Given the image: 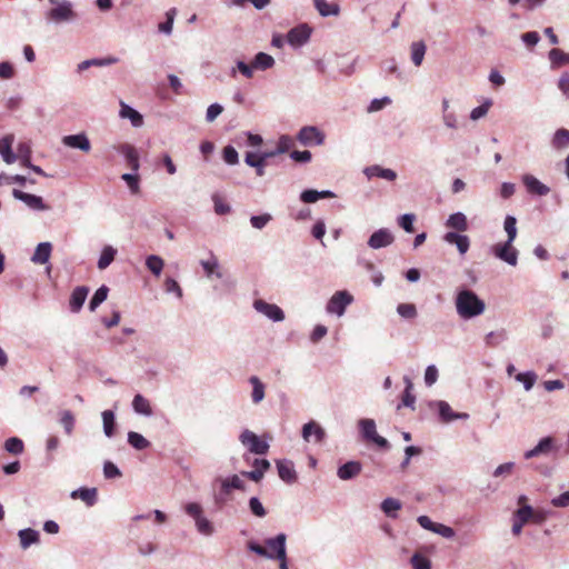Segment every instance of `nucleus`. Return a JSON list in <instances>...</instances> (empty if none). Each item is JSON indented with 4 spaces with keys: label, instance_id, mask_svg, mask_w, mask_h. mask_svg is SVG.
<instances>
[{
    "label": "nucleus",
    "instance_id": "f257e3e1",
    "mask_svg": "<svg viewBox=\"0 0 569 569\" xmlns=\"http://www.w3.org/2000/svg\"><path fill=\"white\" fill-rule=\"evenodd\" d=\"M456 309L463 319H470L483 313L486 305L473 291L465 289L458 292Z\"/></svg>",
    "mask_w": 569,
    "mask_h": 569
},
{
    "label": "nucleus",
    "instance_id": "f03ea898",
    "mask_svg": "<svg viewBox=\"0 0 569 569\" xmlns=\"http://www.w3.org/2000/svg\"><path fill=\"white\" fill-rule=\"evenodd\" d=\"M240 441L250 452L256 455H266L269 450V445L250 430H244L240 435Z\"/></svg>",
    "mask_w": 569,
    "mask_h": 569
},
{
    "label": "nucleus",
    "instance_id": "7ed1b4c3",
    "mask_svg": "<svg viewBox=\"0 0 569 569\" xmlns=\"http://www.w3.org/2000/svg\"><path fill=\"white\" fill-rule=\"evenodd\" d=\"M492 252L497 258L510 266H516L518 262V251L512 246L511 241L495 244L492 247Z\"/></svg>",
    "mask_w": 569,
    "mask_h": 569
},
{
    "label": "nucleus",
    "instance_id": "20e7f679",
    "mask_svg": "<svg viewBox=\"0 0 569 569\" xmlns=\"http://www.w3.org/2000/svg\"><path fill=\"white\" fill-rule=\"evenodd\" d=\"M352 296L347 291H337L327 305V311L342 316L348 305L352 302Z\"/></svg>",
    "mask_w": 569,
    "mask_h": 569
},
{
    "label": "nucleus",
    "instance_id": "39448f33",
    "mask_svg": "<svg viewBox=\"0 0 569 569\" xmlns=\"http://www.w3.org/2000/svg\"><path fill=\"white\" fill-rule=\"evenodd\" d=\"M557 451L558 447L556 446L555 439L552 437H545L535 448L525 452V458L531 459L538 456H549Z\"/></svg>",
    "mask_w": 569,
    "mask_h": 569
},
{
    "label": "nucleus",
    "instance_id": "423d86ee",
    "mask_svg": "<svg viewBox=\"0 0 569 569\" xmlns=\"http://www.w3.org/2000/svg\"><path fill=\"white\" fill-rule=\"evenodd\" d=\"M361 431L363 437L381 448H388L389 443L386 438L379 436L376 431V423L371 419H363L360 421Z\"/></svg>",
    "mask_w": 569,
    "mask_h": 569
},
{
    "label": "nucleus",
    "instance_id": "0eeeda50",
    "mask_svg": "<svg viewBox=\"0 0 569 569\" xmlns=\"http://www.w3.org/2000/svg\"><path fill=\"white\" fill-rule=\"evenodd\" d=\"M323 139V133L312 126L303 127L298 133V140L305 146L321 144Z\"/></svg>",
    "mask_w": 569,
    "mask_h": 569
},
{
    "label": "nucleus",
    "instance_id": "6e6552de",
    "mask_svg": "<svg viewBox=\"0 0 569 569\" xmlns=\"http://www.w3.org/2000/svg\"><path fill=\"white\" fill-rule=\"evenodd\" d=\"M12 196L16 199L24 202L29 208H31L33 210L43 211V210L49 209V207L47 204H44L42 198L39 196L27 193L19 189H13Z\"/></svg>",
    "mask_w": 569,
    "mask_h": 569
},
{
    "label": "nucleus",
    "instance_id": "1a4fd4ad",
    "mask_svg": "<svg viewBox=\"0 0 569 569\" xmlns=\"http://www.w3.org/2000/svg\"><path fill=\"white\" fill-rule=\"evenodd\" d=\"M253 306L257 311L263 313L273 321H281L284 319L283 311L277 305H271L258 299L254 301Z\"/></svg>",
    "mask_w": 569,
    "mask_h": 569
},
{
    "label": "nucleus",
    "instance_id": "9d476101",
    "mask_svg": "<svg viewBox=\"0 0 569 569\" xmlns=\"http://www.w3.org/2000/svg\"><path fill=\"white\" fill-rule=\"evenodd\" d=\"M286 535L279 533L274 538L266 540V548L269 552H273V559L286 557Z\"/></svg>",
    "mask_w": 569,
    "mask_h": 569
},
{
    "label": "nucleus",
    "instance_id": "9b49d317",
    "mask_svg": "<svg viewBox=\"0 0 569 569\" xmlns=\"http://www.w3.org/2000/svg\"><path fill=\"white\" fill-rule=\"evenodd\" d=\"M311 30L307 24H300L288 32V42L292 46H301L310 38Z\"/></svg>",
    "mask_w": 569,
    "mask_h": 569
},
{
    "label": "nucleus",
    "instance_id": "f8f14e48",
    "mask_svg": "<svg viewBox=\"0 0 569 569\" xmlns=\"http://www.w3.org/2000/svg\"><path fill=\"white\" fill-rule=\"evenodd\" d=\"M118 152L123 154L127 160L128 167L137 172L139 170V154L136 148L129 143H121L117 147Z\"/></svg>",
    "mask_w": 569,
    "mask_h": 569
},
{
    "label": "nucleus",
    "instance_id": "ddd939ff",
    "mask_svg": "<svg viewBox=\"0 0 569 569\" xmlns=\"http://www.w3.org/2000/svg\"><path fill=\"white\" fill-rule=\"evenodd\" d=\"M393 242V236L387 229H379L369 238L368 244L373 249L387 247Z\"/></svg>",
    "mask_w": 569,
    "mask_h": 569
},
{
    "label": "nucleus",
    "instance_id": "4468645a",
    "mask_svg": "<svg viewBox=\"0 0 569 569\" xmlns=\"http://www.w3.org/2000/svg\"><path fill=\"white\" fill-rule=\"evenodd\" d=\"M522 182H523L525 187L527 188V191L531 194L546 196L550 191V189L546 184L540 182L532 174H525L522 177Z\"/></svg>",
    "mask_w": 569,
    "mask_h": 569
},
{
    "label": "nucleus",
    "instance_id": "2eb2a0df",
    "mask_svg": "<svg viewBox=\"0 0 569 569\" xmlns=\"http://www.w3.org/2000/svg\"><path fill=\"white\" fill-rule=\"evenodd\" d=\"M62 142L67 147L80 149L83 152H89L91 149L90 141L83 133L66 136L63 137Z\"/></svg>",
    "mask_w": 569,
    "mask_h": 569
},
{
    "label": "nucleus",
    "instance_id": "dca6fc26",
    "mask_svg": "<svg viewBox=\"0 0 569 569\" xmlns=\"http://www.w3.org/2000/svg\"><path fill=\"white\" fill-rule=\"evenodd\" d=\"M277 468L279 477L284 482L293 483L297 480V473L290 460H278Z\"/></svg>",
    "mask_w": 569,
    "mask_h": 569
},
{
    "label": "nucleus",
    "instance_id": "f3484780",
    "mask_svg": "<svg viewBox=\"0 0 569 569\" xmlns=\"http://www.w3.org/2000/svg\"><path fill=\"white\" fill-rule=\"evenodd\" d=\"M14 141L13 134H7L6 137L0 139V154L3 161L8 164H11L17 161L16 153L12 152V143Z\"/></svg>",
    "mask_w": 569,
    "mask_h": 569
},
{
    "label": "nucleus",
    "instance_id": "a211bd4d",
    "mask_svg": "<svg viewBox=\"0 0 569 569\" xmlns=\"http://www.w3.org/2000/svg\"><path fill=\"white\" fill-rule=\"evenodd\" d=\"M89 289L84 286L77 287L70 297L69 306L72 312H79L82 308L87 296H88Z\"/></svg>",
    "mask_w": 569,
    "mask_h": 569
},
{
    "label": "nucleus",
    "instance_id": "6ab92c4d",
    "mask_svg": "<svg viewBox=\"0 0 569 569\" xmlns=\"http://www.w3.org/2000/svg\"><path fill=\"white\" fill-rule=\"evenodd\" d=\"M443 239L446 242L457 246V249L461 254H465L470 247V240L465 234H459L456 232H447L445 234Z\"/></svg>",
    "mask_w": 569,
    "mask_h": 569
},
{
    "label": "nucleus",
    "instance_id": "aec40b11",
    "mask_svg": "<svg viewBox=\"0 0 569 569\" xmlns=\"http://www.w3.org/2000/svg\"><path fill=\"white\" fill-rule=\"evenodd\" d=\"M312 435L315 436L316 442H321L325 439L326 432L320 425L315 421H310L303 426L302 437L306 441H310V437Z\"/></svg>",
    "mask_w": 569,
    "mask_h": 569
},
{
    "label": "nucleus",
    "instance_id": "412c9836",
    "mask_svg": "<svg viewBox=\"0 0 569 569\" xmlns=\"http://www.w3.org/2000/svg\"><path fill=\"white\" fill-rule=\"evenodd\" d=\"M72 17L73 12L69 4H60L48 12V19L54 22L66 21Z\"/></svg>",
    "mask_w": 569,
    "mask_h": 569
},
{
    "label": "nucleus",
    "instance_id": "4be33fe9",
    "mask_svg": "<svg viewBox=\"0 0 569 569\" xmlns=\"http://www.w3.org/2000/svg\"><path fill=\"white\" fill-rule=\"evenodd\" d=\"M52 251L50 242H41L37 246L31 261L37 264H44L49 261Z\"/></svg>",
    "mask_w": 569,
    "mask_h": 569
},
{
    "label": "nucleus",
    "instance_id": "5701e85b",
    "mask_svg": "<svg viewBox=\"0 0 569 569\" xmlns=\"http://www.w3.org/2000/svg\"><path fill=\"white\" fill-rule=\"evenodd\" d=\"M438 409H439L440 418H441V420L443 422H449V421H452V420H456V419H468L469 418L468 413H465V412L456 413V412H453L452 408L446 401H439L438 402Z\"/></svg>",
    "mask_w": 569,
    "mask_h": 569
},
{
    "label": "nucleus",
    "instance_id": "b1692460",
    "mask_svg": "<svg viewBox=\"0 0 569 569\" xmlns=\"http://www.w3.org/2000/svg\"><path fill=\"white\" fill-rule=\"evenodd\" d=\"M361 472V463L358 461H349L338 469V477L341 480H349L357 477Z\"/></svg>",
    "mask_w": 569,
    "mask_h": 569
},
{
    "label": "nucleus",
    "instance_id": "393cba45",
    "mask_svg": "<svg viewBox=\"0 0 569 569\" xmlns=\"http://www.w3.org/2000/svg\"><path fill=\"white\" fill-rule=\"evenodd\" d=\"M120 117L128 118L131 121V124L136 128H139L143 124L142 116L130 106L124 102H120Z\"/></svg>",
    "mask_w": 569,
    "mask_h": 569
},
{
    "label": "nucleus",
    "instance_id": "a878e982",
    "mask_svg": "<svg viewBox=\"0 0 569 569\" xmlns=\"http://www.w3.org/2000/svg\"><path fill=\"white\" fill-rule=\"evenodd\" d=\"M71 498L81 499L87 506L91 507L97 501L96 488H80L71 492Z\"/></svg>",
    "mask_w": 569,
    "mask_h": 569
},
{
    "label": "nucleus",
    "instance_id": "bb28decb",
    "mask_svg": "<svg viewBox=\"0 0 569 569\" xmlns=\"http://www.w3.org/2000/svg\"><path fill=\"white\" fill-rule=\"evenodd\" d=\"M313 2L322 17L338 16L340 12L339 4L336 2H328L327 0H313Z\"/></svg>",
    "mask_w": 569,
    "mask_h": 569
},
{
    "label": "nucleus",
    "instance_id": "cd10ccee",
    "mask_svg": "<svg viewBox=\"0 0 569 569\" xmlns=\"http://www.w3.org/2000/svg\"><path fill=\"white\" fill-rule=\"evenodd\" d=\"M446 226L448 228L463 232L468 229V221L462 212H457L449 216Z\"/></svg>",
    "mask_w": 569,
    "mask_h": 569
},
{
    "label": "nucleus",
    "instance_id": "c85d7f7f",
    "mask_svg": "<svg viewBox=\"0 0 569 569\" xmlns=\"http://www.w3.org/2000/svg\"><path fill=\"white\" fill-rule=\"evenodd\" d=\"M365 172L369 178L378 177L389 181H393L397 178V173L393 170L385 169L379 166L369 167Z\"/></svg>",
    "mask_w": 569,
    "mask_h": 569
},
{
    "label": "nucleus",
    "instance_id": "c756f323",
    "mask_svg": "<svg viewBox=\"0 0 569 569\" xmlns=\"http://www.w3.org/2000/svg\"><path fill=\"white\" fill-rule=\"evenodd\" d=\"M133 410L137 413L143 415V416H151L152 415V408L147 398H144L142 395H136L132 401Z\"/></svg>",
    "mask_w": 569,
    "mask_h": 569
},
{
    "label": "nucleus",
    "instance_id": "7c9ffc66",
    "mask_svg": "<svg viewBox=\"0 0 569 569\" xmlns=\"http://www.w3.org/2000/svg\"><path fill=\"white\" fill-rule=\"evenodd\" d=\"M426 44L423 41L412 42L410 51H411V60L415 66L419 67L426 54Z\"/></svg>",
    "mask_w": 569,
    "mask_h": 569
},
{
    "label": "nucleus",
    "instance_id": "2f4dec72",
    "mask_svg": "<svg viewBox=\"0 0 569 569\" xmlns=\"http://www.w3.org/2000/svg\"><path fill=\"white\" fill-rule=\"evenodd\" d=\"M20 543L23 549L39 541V532L33 529H23L19 531Z\"/></svg>",
    "mask_w": 569,
    "mask_h": 569
},
{
    "label": "nucleus",
    "instance_id": "473e14b6",
    "mask_svg": "<svg viewBox=\"0 0 569 569\" xmlns=\"http://www.w3.org/2000/svg\"><path fill=\"white\" fill-rule=\"evenodd\" d=\"M249 381L252 385V393H251L252 401L254 403L261 402L264 398V385L256 376H252L249 379Z\"/></svg>",
    "mask_w": 569,
    "mask_h": 569
},
{
    "label": "nucleus",
    "instance_id": "72a5a7b5",
    "mask_svg": "<svg viewBox=\"0 0 569 569\" xmlns=\"http://www.w3.org/2000/svg\"><path fill=\"white\" fill-rule=\"evenodd\" d=\"M274 60L273 58L264 52H259L252 62V67L254 69L266 70L273 66Z\"/></svg>",
    "mask_w": 569,
    "mask_h": 569
},
{
    "label": "nucleus",
    "instance_id": "f704fd0d",
    "mask_svg": "<svg viewBox=\"0 0 569 569\" xmlns=\"http://www.w3.org/2000/svg\"><path fill=\"white\" fill-rule=\"evenodd\" d=\"M552 146L556 149H563L569 146V130L558 129L552 139Z\"/></svg>",
    "mask_w": 569,
    "mask_h": 569
},
{
    "label": "nucleus",
    "instance_id": "c9c22d12",
    "mask_svg": "<svg viewBox=\"0 0 569 569\" xmlns=\"http://www.w3.org/2000/svg\"><path fill=\"white\" fill-rule=\"evenodd\" d=\"M381 509L388 517L396 518L393 512L401 509V502L395 498H387L382 501Z\"/></svg>",
    "mask_w": 569,
    "mask_h": 569
},
{
    "label": "nucleus",
    "instance_id": "e433bc0d",
    "mask_svg": "<svg viewBox=\"0 0 569 569\" xmlns=\"http://www.w3.org/2000/svg\"><path fill=\"white\" fill-rule=\"evenodd\" d=\"M516 518L521 520V522L527 523L530 519H533L536 522H540L542 518H536V513L530 506L520 507L516 513Z\"/></svg>",
    "mask_w": 569,
    "mask_h": 569
},
{
    "label": "nucleus",
    "instance_id": "4c0bfd02",
    "mask_svg": "<svg viewBox=\"0 0 569 569\" xmlns=\"http://www.w3.org/2000/svg\"><path fill=\"white\" fill-rule=\"evenodd\" d=\"M128 442L138 450H143L150 446V442L142 435L134 431L128 433Z\"/></svg>",
    "mask_w": 569,
    "mask_h": 569
},
{
    "label": "nucleus",
    "instance_id": "58836bf2",
    "mask_svg": "<svg viewBox=\"0 0 569 569\" xmlns=\"http://www.w3.org/2000/svg\"><path fill=\"white\" fill-rule=\"evenodd\" d=\"M537 375L533 371L520 372L515 375V379L521 382L527 391H529L537 381Z\"/></svg>",
    "mask_w": 569,
    "mask_h": 569
},
{
    "label": "nucleus",
    "instance_id": "ea45409f",
    "mask_svg": "<svg viewBox=\"0 0 569 569\" xmlns=\"http://www.w3.org/2000/svg\"><path fill=\"white\" fill-rule=\"evenodd\" d=\"M4 449L12 455H20L24 450L23 441L20 438L11 437L6 440Z\"/></svg>",
    "mask_w": 569,
    "mask_h": 569
},
{
    "label": "nucleus",
    "instance_id": "a19ab883",
    "mask_svg": "<svg viewBox=\"0 0 569 569\" xmlns=\"http://www.w3.org/2000/svg\"><path fill=\"white\" fill-rule=\"evenodd\" d=\"M103 431L107 437H112L114 433V413L111 410L102 412Z\"/></svg>",
    "mask_w": 569,
    "mask_h": 569
},
{
    "label": "nucleus",
    "instance_id": "79ce46f5",
    "mask_svg": "<svg viewBox=\"0 0 569 569\" xmlns=\"http://www.w3.org/2000/svg\"><path fill=\"white\" fill-rule=\"evenodd\" d=\"M146 266L154 276H160L164 262L160 257L152 254L147 258Z\"/></svg>",
    "mask_w": 569,
    "mask_h": 569
},
{
    "label": "nucleus",
    "instance_id": "37998d69",
    "mask_svg": "<svg viewBox=\"0 0 569 569\" xmlns=\"http://www.w3.org/2000/svg\"><path fill=\"white\" fill-rule=\"evenodd\" d=\"M116 250L112 247H106L98 261V268L100 270L106 269L114 259Z\"/></svg>",
    "mask_w": 569,
    "mask_h": 569
},
{
    "label": "nucleus",
    "instance_id": "c03bdc74",
    "mask_svg": "<svg viewBox=\"0 0 569 569\" xmlns=\"http://www.w3.org/2000/svg\"><path fill=\"white\" fill-rule=\"evenodd\" d=\"M108 291L109 289L106 286H102L94 292L89 302V308L91 311L96 310V308L107 299Z\"/></svg>",
    "mask_w": 569,
    "mask_h": 569
},
{
    "label": "nucleus",
    "instance_id": "a18cd8bd",
    "mask_svg": "<svg viewBox=\"0 0 569 569\" xmlns=\"http://www.w3.org/2000/svg\"><path fill=\"white\" fill-rule=\"evenodd\" d=\"M60 423L67 435H71L74 428V416L70 410H63L60 417Z\"/></svg>",
    "mask_w": 569,
    "mask_h": 569
},
{
    "label": "nucleus",
    "instance_id": "49530a36",
    "mask_svg": "<svg viewBox=\"0 0 569 569\" xmlns=\"http://www.w3.org/2000/svg\"><path fill=\"white\" fill-rule=\"evenodd\" d=\"M549 59L552 64L561 66L565 63H569V53H565L562 50L555 48L550 50Z\"/></svg>",
    "mask_w": 569,
    "mask_h": 569
},
{
    "label": "nucleus",
    "instance_id": "de8ad7c7",
    "mask_svg": "<svg viewBox=\"0 0 569 569\" xmlns=\"http://www.w3.org/2000/svg\"><path fill=\"white\" fill-rule=\"evenodd\" d=\"M121 179L123 181H126L127 186L129 187L130 191L133 193V194H137L139 193L140 191V178L137 173L132 174V173H123L121 176Z\"/></svg>",
    "mask_w": 569,
    "mask_h": 569
},
{
    "label": "nucleus",
    "instance_id": "09e8293b",
    "mask_svg": "<svg viewBox=\"0 0 569 569\" xmlns=\"http://www.w3.org/2000/svg\"><path fill=\"white\" fill-rule=\"evenodd\" d=\"M517 220L515 217L512 216H507L506 219H505V223H503V227H505V230L507 232V236H508V240L507 241H511L513 242L516 237H517Z\"/></svg>",
    "mask_w": 569,
    "mask_h": 569
},
{
    "label": "nucleus",
    "instance_id": "8fccbe9b",
    "mask_svg": "<svg viewBox=\"0 0 569 569\" xmlns=\"http://www.w3.org/2000/svg\"><path fill=\"white\" fill-rule=\"evenodd\" d=\"M398 313L406 319H413L417 316V309L413 303H400L397 307Z\"/></svg>",
    "mask_w": 569,
    "mask_h": 569
},
{
    "label": "nucleus",
    "instance_id": "3c124183",
    "mask_svg": "<svg viewBox=\"0 0 569 569\" xmlns=\"http://www.w3.org/2000/svg\"><path fill=\"white\" fill-rule=\"evenodd\" d=\"M196 521V527L198 531L204 536H210L213 532V526L212 523L204 518L203 516L199 517Z\"/></svg>",
    "mask_w": 569,
    "mask_h": 569
},
{
    "label": "nucleus",
    "instance_id": "603ef678",
    "mask_svg": "<svg viewBox=\"0 0 569 569\" xmlns=\"http://www.w3.org/2000/svg\"><path fill=\"white\" fill-rule=\"evenodd\" d=\"M230 488L233 489H243V481L238 476H232L222 481V490L226 493H229Z\"/></svg>",
    "mask_w": 569,
    "mask_h": 569
},
{
    "label": "nucleus",
    "instance_id": "864d4df0",
    "mask_svg": "<svg viewBox=\"0 0 569 569\" xmlns=\"http://www.w3.org/2000/svg\"><path fill=\"white\" fill-rule=\"evenodd\" d=\"M222 157L228 164L233 166L237 164L239 161L238 152L232 146H227L223 148Z\"/></svg>",
    "mask_w": 569,
    "mask_h": 569
},
{
    "label": "nucleus",
    "instance_id": "5fc2aeb1",
    "mask_svg": "<svg viewBox=\"0 0 569 569\" xmlns=\"http://www.w3.org/2000/svg\"><path fill=\"white\" fill-rule=\"evenodd\" d=\"M411 565L413 569H431L430 560L418 553L412 556Z\"/></svg>",
    "mask_w": 569,
    "mask_h": 569
},
{
    "label": "nucleus",
    "instance_id": "6e6d98bb",
    "mask_svg": "<svg viewBox=\"0 0 569 569\" xmlns=\"http://www.w3.org/2000/svg\"><path fill=\"white\" fill-rule=\"evenodd\" d=\"M406 381H407V386H406V390H405L403 396H402V405L406 406V407L413 408V403L416 401V397L411 392L412 383H411V381L409 379H406Z\"/></svg>",
    "mask_w": 569,
    "mask_h": 569
},
{
    "label": "nucleus",
    "instance_id": "4d7b16f0",
    "mask_svg": "<svg viewBox=\"0 0 569 569\" xmlns=\"http://www.w3.org/2000/svg\"><path fill=\"white\" fill-rule=\"evenodd\" d=\"M223 111V107L219 103H213V104H210L209 108L207 109V113H206V120L208 122H213L218 116H220Z\"/></svg>",
    "mask_w": 569,
    "mask_h": 569
},
{
    "label": "nucleus",
    "instance_id": "13d9d810",
    "mask_svg": "<svg viewBox=\"0 0 569 569\" xmlns=\"http://www.w3.org/2000/svg\"><path fill=\"white\" fill-rule=\"evenodd\" d=\"M249 507H250L251 512L254 516L260 517V518L266 516V510H264L262 503L260 502V500L258 498L252 497L249 500Z\"/></svg>",
    "mask_w": 569,
    "mask_h": 569
},
{
    "label": "nucleus",
    "instance_id": "bf43d9fd",
    "mask_svg": "<svg viewBox=\"0 0 569 569\" xmlns=\"http://www.w3.org/2000/svg\"><path fill=\"white\" fill-rule=\"evenodd\" d=\"M246 163L250 167H264V157L258 156L253 152H248L244 159Z\"/></svg>",
    "mask_w": 569,
    "mask_h": 569
},
{
    "label": "nucleus",
    "instance_id": "052dcab7",
    "mask_svg": "<svg viewBox=\"0 0 569 569\" xmlns=\"http://www.w3.org/2000/svg\"><path fill=\"white\" fill-rule=\"evenodd\" d=\"M248 548L252 552H254V553H257V555H259L261 557L273 559V552H269L266 547H263V546H261L259 543H256V542H252V541L248 542Z\"/></svg>",
    "mask_w": 569,
    "mask_h": 569
},
{
    "label": "nucleus",
    "instance_id": "680f3d73",
    "mask_svg": "<svg viewBox=\"0 0 569 569\" xmlns=\"http://www.w3.org/2000/svg\"><path fill=\"white\" fill-rule=\"evenodd\" d=\"M271 220V216L268 213L260 216H252L250 222L253 228L262 229L269 221Z\"/></svg>",
    "mask_w": 569,
    "mask_h": 569
},
{
    "label": "nucleus",
    "instance_id": "e2e57ef3",
    "mask_svg": "<svg viewBox=\"0 0 569 569\" xmlns=\"http://www.w3.org/2000/svg\"><path fill=\"white\" fill-rule=\"evenodd\" d=\"M415 216L407 213L399 218V226L407 232H413Z\"/></svg>",
    "mask_w": 569,
    "mask_h": 569
},
{
    "label": "nucleus",
    "instance_id": "0e129e2a",
    "mask_svg": "<svg viewBox=\"0 0 569 569\" xmlns=\"http://www.w3.org/2000/svg\"><path fill=\"white\" fill-rule=\"evenodd\" d=\"M293 143L295 142H293L292 138H290L289 136H281L278 141L277 152H279V153L287 152L293 146Z\"/></svg>",
    "mask_w": 569,
    "mask_h": 569
},
{
    "label": "nucleus",
    "instance_id": "69168bd1",
    "mask_svg": "<svg viewBox=\"0 0 569 569\" xmlns=\"http://www.w3.org/2000/svg\"><path fill=\"white\" fill-rule=\"evenodd\" d=\"M186 512L194 520L202 516V508L197 502H190L184 507Z\"/></svg>",
    "mask_w": 569,
    "mask_h": 569
},
{
    "label": "nucleus",
    "instance_id": "338daca9",
    "mask_svg": "<svg viewBox=\"0 0 569 569\" xmlns=\"http://www.w3.org/2000/svg\"><path fill=\"white\" fill-rule=\"evenodd\" d=\"M14 76V68L10 62H1L0 63V78L1 79H11Z\"/></svg>",
    "mask_w": 569,
    "mask_h": 569
},
{
    "label": "nucleus",
    "instance_id": "774afa93",
    "mask_svg": "<svg viewBox=\"0 0 569 569\" xmlns=\"http://www.w3.org/2000/svg\"><path fill=\"white\" fill-rule=\"evenodd\" d=\"M438 379V370L435 366H429L425 372V382L427 386H432Z\"/></svg>",
    "mask_w": 569,
    "mask_h": 569
}]
</instances>
